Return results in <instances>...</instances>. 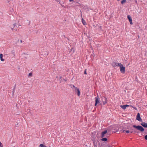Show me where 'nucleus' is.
Returning <instances> with one entry per match:
<instances>
[{
  "mask_svg": "<svg viewBox=\"0 0 147 147\" xmlns=\"http://www.w3.org/2000/svg\"><path fill=\"white\" fill-rule=\"evenodd\" d=\"M125 131L126 133H128L130 132V131L129 130H126V131L124 130L123 131Z\"/></svg>",
  "mask_w": 147,
  "mask_h": 147,
  "instance_id": "obj_22",
  "label": "nucleus"
},
{
  "mask_svg": "<svg viewBox=\"0 0 147 147\" xmlns=\"http://www.w3.org/2000/svg\"><path fill=\"white\" fill-rule=\"evenodd\" d=\"M60 79L61 78V76L60 77Z\"/></svg>",
  "mask_w": 147,
  "mask_h": 147,
  "instance_id": "obj_36",
  "label": "nucleus"
},
{
  "mask_svg": "<svg viewBox=\"0 0 147 147\" xmlns=\"http://www.w3.org/2000/svg\"><path fill=\"white\" fill-rule=\"evenodd\" d=\"M127 18L129 20H130L131 18V17L129 15H128L127 16Z\"/></svg>",
  "mask_w": 147,
  "mask_h": 147,
  "instance_id": "obj_19",
  "label": "nucleus"
},
{
  "mask_svg": "<svg viewBox=\"0 0 147 147\" xmlns=\"http://www.w3.org/2000/svg\"><path fill=\"white\" fill-rule=\"evenodd\" d=\"M16 24H13V26H14V28L16 26Z\"/></svg>",
  "mask_w": 147,
  "mask_h": 147,
  "instance_id": "obj_30",
  "label": "nucleus"
},
{
  "mask_svg": "<svg viewBox=\"0 0 147 147\" xmlns=\"http://www.w3.org/2000/svg\"><path fill=\"white\" fill-rule=\"evenodd\" d=\"M20 42H22V40H20Z\"/></svg>",
  "mask_w": 147,
  "mask_h": 147,
  "instance_id": "obj_33",
  "label": "nucleus"
},
{
  "mask_svg": "<svg viewBox=\"0 0 147 147\" xmlns=\"http://www.w3.org/2000/svg\"><path fill=\"white\" fill-rule=\"evenodd\" d=\"M60 0H57V1L59 2V3H60Z\"/></svg>",
  "mask_w": 147,
  "mask_h": 147,
  "instance_id": "obj_26",
  "label": "nucleus"
},
{
  "mask_svg": "<svg viewBox=\"0 0 147 147\" xmlns=\"http://www.w3.org/2000/svg\"><path fill=\"white\" fill-rule=\"evenodd\" d=\"M131 107H133H133H134L133 106H131Z\"/></svg>",
  "mask_w": 147,
  "mask_h": 147,
  "instance_id": "obj_37",
  "label": "nucleus"
},
{
  "mask_svg": "<svg viewBox=\"0 0 147 147\" xmlns=\"http://www.w3.org/2000/svg\"><path fill=\"white\" fill-rule=\"evenodd\" d=\"M133 127L135 128L137 130H138L141 132H142L144 131V129L141 126L133 125Z\"/></svg>",
  "mask_w": 147,
  "mask_h": 147,
  "instance_id": "obj_1",
  "label": "nucleus"
},
{
  "mask_svg": "<svg viewBox=\"0 0 147 147\" xmlns=\"http://www.w3.org/2000/svg\"><path fill=\"white\" fill-rule=\"evenodd\" d=\"M101 140L103 141H106L107 140V139L106 138H103Z\"/></svg>",
  "mask_w": 147,
  "mask_h": 147,
  "instance_id": "obj_18",
  "label": "nucleus"
},
{
  "mask_svg": "<svg viewBox=\"0 0 147 147\" xmlns=\"http://www.w3.org/2000/svg\"><path fill=\"white\" fill-rule=\"evenodd\" d=\"M144 138H145V139L146 140H147V135H146L144 136Z\"/></svg>",
  "mask_w": 147,
  "mask_h": 147,
  "instance_id": "obj_24",
  "label": "nucleus"
},
{
  "mask_svg": "<svg viewBox=\"0 0 147 147\" xmlns=\"http://www.w3.org/2000/svg\"><path fill=\"white\" fill-rule=\"evenodd\" d=\"M120 107L123 109H125L126 108V107L125 105H121Z\"/></svg>",
  "mask_w": 147,
  "mask_h": 147,
  "instance_id": "obj_12",
  "label": "nucleus"
},
{
  "mask_svg": "<svg viewBox=\"0 0 147 147\" xmlns=\"http://www.w3.org/2000/svg\"><path fill=\"white\" fill-rule=\"evenodd\" d=\"M103 99L105 100L103 101V105H105L107 103V98L105 97H104Z\"/></svg>",
  "mask_w": 147,
  "mask_h": 147,
  "instance_id": "obj_8",
  "label": "nucleus"
},
{
  "mask_svg": "<svg viewBox=\"0 0 147 147\" xmlns=\"http://www.w3.org/2000/svg\"><path fill=\"white\" fill-rule=\"evenodd\" d=\"M136 119L137 120H138L139 121H142V119L140 117V114L139 113H138L137 114Z\"/></svg>",
  "mask_w": 147,
  "mask_h": 147,
  "instance_id": "obj_5",
  "label": "nucleus"
},
{
  "mask_svg": "<svg viewBox=\"0 0 147 147\" xmlns=\"http://www.w3.org/2000/svg\"><path fill=\"white\" fill-rule=\"evenodd\" d=\"M67 39L68 40V38H67Z\"/></svg>",
  "mask_w": 147,
  "mask_h": 147,
  "instance_id": "obj_39",
  "label": "nucleus"
},
{
  "mask_svg": "<svg viewBox=\"0 0 147 147\" xmlns=\"http://www.w3.org/2000/svg\"><path fill=\"white\" fill-rule=\"evenodd\" d=\"M133 131H131L130 132H131V133H133Z\"/></svg>",
  "mask_w": 147,
  "mask_h": 147,
  "instance_id": "obj_32",
  "label": "nucleus"
},
{
  "mask_svg": "<svg viewBox=\"0 0 147 147\" xmlns=\"http://www.w3.org/2000/svg\"><path fill=\"white\" fill-rule=\"evenodd\" d=\"M133 132H134L135 133L138 134L139 133V132L137 130H134V129H133Z\"/></svg>",
  "mask_w": 147,
  "mask_h": 147,
  "instance_id": "obj_15",
  "label": "nucleus"
},
{
  "mask_svg": "<svg viewBox=\"0 0 147 147\" xmlns=\"http://www.w3.org/2000/svg\"><path fill=\"white\" fill-rule=\"evenodd\" d=\"M133 108H134V109H135L136 110L137 109L136 107H133Z\"/></svg>",
  "mask_w": 147,
  "mask_h": 147,
  "instance_id": "obj_29",
  "label": "nucleus"
},
{
  "mask_svg": "<svg viewBox=\"0 0 147 147\" xmlns=\"http://www.w3.org/2000/svg\"><path fill=\"white\" fill-rule=\"evenodd\" d=\"M3 145L0 142V147H3Z\"/></svg>",
  "mask_w": 147,
  "mask_h": 147,
  "instance_id": "obj_23",
  "label": "nucleus"
},
{
  "mask_svg": "<svg viewBox=\"0 0 147 147\" xmlns=\"http://www.w3.org/2000/svg\"><path fill=\"white\" fill-rule=\"evenodd\" d=\"M39 147H47V146L42 144H40L39 145Z\"/></svg>",
  "mask_w": 147,
  "mask_h": 147,
  "instance_id": "obj_17",
  "label": "nucleus"
},
{
  "mask_svg": "<svg viewBox=\"0 0 147 147\" xmlns=\"http://www.w3.org/2000/svg\"><path fill=\"white\" fill-rule=\"evenodd\" d=\"M0 57L1 61H4V59L3 58V54H0Z\"/></svg>",
  "mask_w": 147,
  "mask_h": 147,
  "instance_id": "obj_9",
  "label": "nucleus"
},
{
  "mask_svg": "<svg viewBox=\"0 0 147 147\" xmlns=\"http://www.w3.org/2000/svg\"><path fill=\"white\" fill-rule=\"evenodd\" d=\"M111 65L114 67H116L115 62H112L111 63Z\"/></svg>",
  "mask_w": 147,
  "mask_h": 147,
  "instance_id": "obj_16",
  "label": "nucleus"
},
{
  "mask_svg": "<svg viewBox=\"0 0 147 147\" xmlns=\"http://www.w3.org/2000/svg\"><path fill=\"white\" fill-rule=\"evenodd\" d=\"M82 22L84 25H85L86 24L85 21L82 18Z\"/></svg>",
  "mask_w": 147,
  "mask_h": 147,
  "instance_id": "obj_10",
  "label": "nucleus"
},
{
  "mask_svg": "<svg viewBox=\"0 0 147 147\" xmlns=\"http://www.w3.org/2000/svg\"><path fill=\"white\" fill-rule=\"evenodd\" d=\"M141 125L144 127L147 128V123H146L143 122L141 123Z\"/></svg>",
  "mask_w": 147,
  "mask_h": 147,
  "instance_id": "obj_6",
  "label": "nucleus"
},
{
  "mask_svg": "<svg viewBox=\"0 0 147 147\" xmlns=\"http://www.w3.org/2000/svg\"><path fill=\"white\" fill-rule=\"evenodd\" d=\"M48 53H47V55L48 54Z\"/></svg>",
  "mask_w": 147,
  "mask_h": 147,
  "instance_id": "obj_35",
  "label": "nucleus"
},
{
  "mask_svg": "<svg viewBox=\"0 0 147 147\" xmlns=\"http://www.w3.org/2000/svg\"><path fill=\"white\" fill-rule=\"evenodd\" d=\"M32 75V74L31 73H30L28 74V76H31Z\"/></svg>",
  "mask_w": 147,
  "mask_h": 147,
  "instance_id": "obj_21",
  "label": "nucleus"
},
{
  "mask_svg": "<svg viewBox=\"0 0 147 147\" xmlns=\"http://www.w3.org/2000/svg\"><path fill=\"white\" fill-rule=\"evenodd\" d=\"M118 1H120V0H117Z\"/></svg>",
  "mask_w": 147,
  "mask_h": 147,
  "instance_id": "obj_38",
  "label": "nucleus"
},
{
  "mask_svg": "<svg viewBox=\"0 0 147 147\" xmlns=\"http://www.w3.org/2000/svg\"><path fill=\"white\" fill-rule=\"evenodd\" d=\"M73 87L74 88V90L76 92H77V94L78 96H79L80 95V91L79 89L77 87H76L74 85H73Z\"/></svg>",
  "mask_w": 147,
  "mask_h": 147,
  "instance_id": "obj_4",
  "label": "nucleus"
},
{
  "mask_svg": "<svg viewBox=\"0 0 147 147\" xmlns=\"http://www.w3.org/2000/svg\"><path fill=\"white\" fill-rule=\"evenodd\" d=\"M107 132V130H105L104 131L102 132L101 133V137H103L105 136V134H106Z\"/></svg>",
  "mask_w": 147,
  "mask_h": 147,
  "instance_id": "obj_7",
  "label": "nucleus"
},
{
  "mask_svg": "<svg viewBox=\"0 0 147 147\" xmlns=\"http://www.w3.org/2000/svg\"><path fill=\"white\" fill-rule=\"evenodd\" d=\"M126 107H128L129 106V105H125Z\"/></svg>",
  "mask_w": 147,
  "mask_h": 147,
  "instance_id": "obj_27",
  "label": "nucleus"
},
{
  "mask_svg": "<svg viewBox=\"0 0 147 147\" xmlns=\"http://www.w3.org/2000/svg\"><path fill=\"white\" fill-rule=\"evenodd\" d=\"M120 71L121 73H124L125 72V67H124L123 65L122 64L120 66Z\"/></svg>",
  "mask_w": 147,
  "mask_h": 147,
  "instance_id": "obj_3",
  "label": "nucleus"
},
{
  "mask_svg": "<svg viewBox=\"0 0 147 147\" xmlns=\"http://www.w3.org/2000/svg\"><path fill=\"white\" fill-rule=\"evenodd\" d=\"M86 69H85V70L84 71V74H87V73L86 72Z\"/></svg>",
  "mask_w": 147,
  "mask_h": 147,
  "instance_id": "obj_25",
  "label": "nucleus"
},
{
  "mask_svg": "<svg viewBox=\"0 0 147 147\" xmlns=\"http://www.w3.org/2000/svg\"><path fill=\"white\" fill-rule=\"evenodd\" d=\"M122 64L121 63H118L115 62V65H116V66H119L120 67V66Z\"/></svg>",
  "mask_w": 147,
  "mask_h": 147,
  "instance_id": "obj_11",
  "label": "nucleus"
},
{
  "mask_svg": "<svg viewBox=\"0 0 147 147\" xmlns=\"http://www.w3.org/2000/svg\"><path fill=\"white\" fill-rule=\"evenodd\" d=\"M81 16L82 17V14H81Z\"/></svg>",
  "mask_w": 147,
  "mask_h": 147,
  "instance_id": "obj_34",
  "label": "nucleus"
},
{
  "mask_svg": "<svg viewBox=\"0 0 147 147\" xmlns=\"http://www.w3.org/2000/svg\"><path fill=\"white\" fill-rule=\"evenodd\" d=\"M126 1V0H122L121 1V4H123L125 3Z\"/></svg>",
  "mask_w": 147,
  "mask_h": 147,
  "instance_id": "obj_14",
  "label": "nucleus"
},
{
  "mask_svg": "<svg viewBox=\"0 0 147 147\" xmlns=\"http://www.w3.org/2000/svg\"><path fill=\"white\" fill-rule=\"evenodd\" d=\"M15 89H16V85L13 88V91H12V92H13V93H12L13 96V94H14V93L15 92Z\"/></svg>",
  "mask_w": 147,
  "mask_h": 147,
  "instance_id": "obj_13",
  "label": "nucleus"
},
{
  "mask_svg": "<svg viewBox=\"0 0 147 147\" xmlns=\"http://www.w3.org/2000/svg\"><path fill=\"white\" fill-rule=\"evenodd\" d=\"M61 4V6L62 7H64V5H62V4Z\"/></svg>",
  "mask_w": 147,
  "mask_h": 147,
  "instance_id": "obj_28",
  "label": "nucleus"
},
{
  "mask_svg": "<svg viewBox=\"0 0 147 147\" xmlns=\"http://www.w3.org/2000/svg\"><path fill=\"white\" fill-rule=\"evenodd\" d=\"M129 21L131 24H133L132 22V20L131 19L130 20H129Z\"/></svg>",
  "mask_w": 147,
  "mask_h": 147,
  "instance_id": "obj_20",
  "label": "nucleus"
},
{
  "mask_svg": "<svg viewBox=\"0 0 147 147\" xmlns=\"http://www.w3.org/2000/svg\"><path fill=\"white\" fill-rule=\"evenodd\" d=\"M69 1L70 2H71V1H73V0H69Z\"/></svg>",
  "mask_w": 147,
  "mask_h": 147,
  "instance_id": "obj_31",
  "label": "nucleus"
},
{
  "mask_svg": "<svg viewBox=\"0 0 147 147\" xmlns=\"http://www.w3.org/2000/svg\"><path fill=\"white\" fill-rule=\"evenodd\" d=\"M94 99L95 102V106H96L97 105H100V100L98 96H97Z\"/></svg>",
  "mask_w": 147,
  "mask_h": 147,
  "instance_id": "obj_2",
  "label": "nucleus"
}]
</instances>
